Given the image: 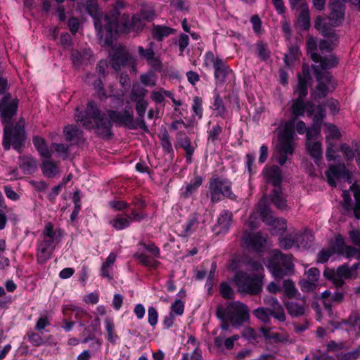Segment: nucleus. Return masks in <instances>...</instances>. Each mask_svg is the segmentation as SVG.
<instances>
[{
  "instance_id": "1",
  "label": "nucleus",
  "mask_w": 360,
  "mask_h": 360,
  "mask_svg": "<svg viewBox=\"0 0 360 360\" xmlns=\"http://www.w3.org/2000/svg\"><path fill=\"white\" fill-rule=\"evenodd\" d=\"M307 112L308 117H311L314 112V105L311 101L304 102V99H295L291 105V113L293 119L288 121L283 129L279 133L278 143L275 153V158L283 165L288 155H292L294 151L293 140L295 136V122L297 117L303 116Z\"/></svg>"
},
{
  "instance_id": "2",
  "label": "nucleus",
  "mask_w": 360,
  "mask_h": 360,
  "mask_svg": "<svg viewBox=\"0 0 360 360\" xmlns=\"http://www.w3.org/2000/svg\"><path fill=\"white\" fill-rule=\"evenodd\" d=\"M75 119L88 130H94L95 134L103 139H110L113 135L112 124L108 114L102 112L92 101L87 103L84 112L76 110Z\"/></svg>"
},
{
  "instance_id": "3",
  "label": "nucleus",
  "mask_w": 360,
  "mask_h": 360,
  "mask_svg": "<svg viewBox=\"0 0 360 360\" xmlns=\"http://www.w3.org/2000/svg\"><path fill=\"white\" fill-rule=\"evenodd\" d=\"M124 1H116L113 8L105 14L104 18V27H102L100 20L94 21L95 29L99 39V44L102 46H112L120 32H127L129 27L122 19L120 23V10L124 7Z\"/></svg>"
},
{
  "instance_id": "4",
  "label": "nucleus",
  "mask_w": 360,
  "mask_h": 360,
  "mask_svg": "<svg viewBox=\"0 0 360 360\" xmlns=\"http://www.w3.org/2000/svg\"><path fill=\"white\" fill-rule=\"evenodd\" d=\"M311 59L318 63L312 65L315 77L318 82L313 96L315 99L323 98L328 92V86L332 79V76L328 70L333 68L338 65V58L334 55L322 57L317 53H311Z\"/></svg>"
},
{
  "instance_id": "5",
  "label": "nucleus",
  "mask_w": 360,
  "mask_h": 360,
  "mask_svg": "<svg viewBox=\"0 0 360 360\" xmlns=\"http://www.w3.org/2000/svg\"><path fill=\"white\" fill-rule=\"evenodd\" d=\"M27 139L25 121L23 118H20L14 125L4 126L2 146L5 150H8L12 147L21 153Z\"/></svg>"
},
{
  "instance_id": "6",
  "label": "nucleus",
  "mask_w": 360,
  "mask_h": 360,
  "mask_svg": "<svg viewBox=\"0 0 360 360\" xmlns=\"http://www.w3.org/2000/svg\"><path fill=\"white\" fill-rule=\"evenodd\" d=\"M60 229L54 230L51 222L46 224L42 232V240L37 243V260L40 264L46 263L51 257L56 248V243L59 242L61 237Z\"/></svg>"
},
{
  "instance_id": "7",
  "label": "nucleus",
  "mask_w": 360,
  "mask_h": 360,
  "mask_svg": "<svg viewBox=\"0 0 360 360\" xmlns=\"http://www.w3.org/2000/svg\"><path fill=\"white\" fill-rule=\"evenodd\" d=\"M216 315L221 321L227 319L233 326L237 327L249 320V309L243 302H230L226 307L218 305Z\"/></svg>"
},
{
  "instance_id": "8",
  "label": "nucleus",
  "mask_w": 360,
  "mask_h": 360,
  "mask_svg": "<svg viewBox=\"0 0 360 360\" xmlns=\"http://www.w3.org/2000/svg\"><path fill=\"white\" fill-rule=\"evenodd\" d=\"M267 268L276 278L281 280L294 273L292 255H285L279 250H274L271 255Z\"/></svg>"
},
{
  "instance_id": "9",
  "label": "nucleus",
  "mask_w": 360,
  "mask_h": 360,
  "mask_svg": "<svg viewBox=\"0 0 360 360\" xmlns=\"http://www.w3.org/2000/svg\"><path fill=\"white\" fill-rule=\"evenodd\" d=\"M233 280L239 292L255 295L262 290L261 275L250 276L245 271H238Z\"/></svg>"
},
{
  "instance_id": "10",
  "label": "nucleus",
  "mask_w": 360,
  "mask_h": 360,
  "mask_svg": "<svg viewBox=\"0 0 360 360\" xmlns=\"http://www.w3.org/2000/svg\"><path fill=\"white\" fill-rule=\"evenodd\" d=\"M231 186L232 183L227 179L219 176L212 177L209 181V193L211 202L217 203L225 198L235 200L236 195L233 193Z\"/></svg>"
},
{
  "instance_id": "11",
  "label": "nucleus",
  "mask_w": 360,
  "mask_h": 360,
  "mask_svg": "<svg viewBox=\"0 0 360 360\" xmlns=\"http://www.w3.org/2000/svg\"><path fill=\"white\" fill-rule=\"evenodd\" d=\"M323 276L328 280H330L337 288L342 287L345 284V279L356 278L357 274H352L347 264L339 266L336 271L330 269H326Z\"/></svg>"
},
{
  "instance_id": "12",
  "label": "nucleus",
  "mask_w": 360,
  "mask_h": 360,
  "mask_svg": "<svg viewBox=\"0 0 360 360\" xmlns=\"http://www.w3.org/2000/svg\"><path fill=\"white\" fill-rule=\"evenodd\" d=\"M107 112L112 124L115 123L117 126L124 127L131 130L139 129L136 124L132 110H123L122 111H117L109 110Z\"/></svg>"
},
{
  "instance_id": "13",
  "label": "nucleus",
  "mask_w": 360,
  "mask_h": 360,
  "mask_svg": "<svg viewBox=\"0 0 360 360\" xmlns=\"http://www.w3.org/2000/svg\"><path fill=\"white\" fill-rule=\"evenodd\" d=\"M267 239V235L257 233L245 232L243 236V242L245 247L254 252H261Z\"/></svg>"
},
{
  "instance_id": "14",
  "label": "nucleus",
  "mask_w": 360,
  "mask_h": 360,
  "mask_svg": "<svg viewBox=\"0 0 360 360\" xmlns=\"http://www.w3.org/2000/svg\"><path fill=\"white\" fill-rule=\"evenodd\" d=\"M259 214L263 221L268 224L275 226L280 230H285L287 228L286 221L282 218H274L271 212L264 202L261 201L258 205Z\"/></svg>"
},
{
  "instance_id": "15",
  "label": "nucleus",
  "mask_w": 360,
  "mask_h": 360,
  "mask_svg": "<svg viewBox=\"0 0 360 360\" xmlns=\"http://www.w3.org/2000/svg\"><path fill=\"white\" fill-rule=\"evenodd\" d=\"M135 60L124 50H117L115 51L111 59V65L114 70H120L122 67L127 65H131L134 68Z\"/></svg>"
},
{
  "instance_id": "16",
  "label": "nucleus",
  "mask_w": 360,
  "mask_h": 360,
  "mask_svg": "<svg viewBox=\"0 0 360 360\" xmlns=\"http://www.w3.org/2000/svg\"><path fill=\"white\" fill-rule=\"evenodd\" d=\"M176 147H179L185 150L186 161L191 163L195 148L192 145L191 139L185 132L182 131L176 132Z\"/></svg>"
},
{
  "instance_id": "17",
  "label": "nucleus",
  "mask_w": 360,
  "mask_h": 360,
  "mask_svg": "<svg viewBox=\"0 0 360 360\" xmlns=\"http://www.w3.org/2000/svg\"><path fill=\"white\" fill-rule=\"evenodd\" d=\"M18 99L12 100L10 104L0 105V119L4 126L12 124V118L17 113Z\"/></svg>"
},
{
  "instance_id": "18",
  "label": "nucleus",
  "mask_w": 360,
  "mask_h": 360,
  "mask_svg": "<svg viewBox=\"0 0 360 360\" xmlns=\"http://www.w3.org/2000/svg\"><path fill=\"white\" fill-rule=\"evenodd\" d=\"M330 8L331 11L329 15V20L331 21L333 26H337L344 19L345 6L339 0H330Z\"/></svg>"
},
{
  "instance_id": "19",
  "label": "nucleus",
  "mask_w": 360,
  "mask_h": 360,
  "mask_svg": "<svg viewBox=\"0 0 360 360\" xmlns=\"http://www.w3.org/2000/svg\"><path fill=\"white\" fill-rule=\"evenodd\" d=\"M264 302L268 306L267 308L273 313L274 318L280 322H284L285 321L284 309L276 297L267 296L264 298Z\"/></svg>"
},
{
  "instance_id": "20",
  "label": "nucleus",
  "mask_w": 360,
  "mask_h": 360,
  "mask_svg": "<svg viewBox=\"0 0 360 360\" xmlns=\"http://www.w3.org/2000/svg\"><path fill=\"white\" fill-rule=\"evenodd\" d=\"M266 182L279 188L282 182L281 171L278 166L266 167L262 172Z\"/></svg>"
},
{
  "instance_id": "21",
  "label": "nucleus",
  "mask_w": 360,
  "mask_h": 360,
  "mask_svg": "<svg viewBox=\"0 0 360 360\" xmlns=\"http://www.w3.org/2000/svg\"><path fill=\"white\" fill-rule=\"evenodd\" d=\"M91 58L92 52L90 49L73 50L71 53L72 62L77 68L86 65Z\"/></svg>"
},
{
  "instance_id": "22",
  "label": "nucleus",
  "mask_w": 360,
  "mask_h": 360,
  "mask_svg": "<svg viewBox=\"0 0 360 360\" xmlns=\"http://www.w3.org/2000/svg\"><path fill=\"white\" fill-rule=\"evenodd\" d=\"M135 101V110L138 115V117L135 120L136 124L138 128L142 129L144 132L149 133L148 127L146 126L144 120L145 112L148 105V102L145 99Z\"/></svg>"
},
{
  "instance_id": "23",
  "label": "nucleus",
  "mask_w": 360,
  "mask_h": 360,
  "mask_svg": "<svg viewBox=\"0 0 360 360\" xmlns=\"http://www.w3.org/2000/svg\"><path fill=\"white\" fill-rule=\"evenodd\" d=\"M63 134L68 142L72 144H79L84 141L83 131L75 125H67L63 129Z\"/></svg>"
},
{
  "instance_id": "24",
  "label": "nucleus",
  "mask_w": 360,
  "mask_h": 360,
  "mask_svg": "<svg viewBox=\"0 0 360 360\" xmlns=\"http://www.w3.org/2000/svg\"><path fill=\"white\" fill-rule=\"evenodd\" d=\"M347 174V172L345 164L331 165L329 167L328 171L326 172L328 183L332 186H336L335 179L346 176Z\"/></svg>"
},
{
  "instance_id": "25",
  "label": "nucleus",
  "mask_w": 360,
  "mask_h": 360,
  "mask_svg": "<svg viewBox=\"0 0 360 360\" xmlns=\"http://www.w3.org/2000/svg\"><path fill=\"white\" fill-rule=\"evenodd\" d=\"M213 68L217 84H224L226 77L232 73V70L222 59L217 62Z\"/></svg>"
},
{
  "instance_id": "26",
  "label": "nucleus",
  "mask_w": 360,
  "mask_h": 360,
  "mask_svg": "<svg viewBox=\"0 0 360 360\" xmlns=\"http://www.w3.org/2000/svg\"><path fill=\"white\" fill-rule=\"evenodd\" d=\"M315 27L321 32L323 36L328 39L338 40L336 34L333 27L326 22V19L319 16L315 21Z\"/></svg>"
},
{
  "instance_id": "27",
  "label": "nucleus",
  "mask_w": 360,
  "mask_h": 360,
  "mask_svg": "<svg viewBox=\"0 0 360 360\" xmlns=\"http://www.w3.org/2000/svg\"><path fill=\"white\" fill-rule=\"evenodd\" d=\"M299 15L297 17V24L303 30L309 29L310 26L309 10L307 3L301 4L298 8Z\"/></svg>"
},
{
  "instance_id": "28",
  "label": "nucleus",
  "mask_w": 360,
  "mask_h": 360,
  "mask_svg": "<svg viewBox=\"0 0 360 360\" xmlns=\"http://www.w3.org/2000/svg\"><path fill=\"white\" fill-rule=\"evenodd\" d=\"M19 167L25 174H30L37 170V162L31 156L20 157Z\"/></svg>"
},
{
  "instance_id": "29",
  "label": "nucleus",
  "mask_w": 360,
  "mask_h": 360,
  "mask_svg": "<svg viewBox=\"0 0 360 360\" xmlns=\"http://www.w3.org/2000/svg\"><path fill=\"white\" fill-rule=\"evenodd\" d=\"M32 141L34 147L41 157L48 159L51 158L52 153L49 149L44 139L39 136H33Z\"/></svg>"
},
{
  "instance_id": "30",
  "label": "nucleus",
  "mask_w": 360,
  "mask_h": 360,
  "mask_svg": "<svg viewBox=\"0 0 360 360\" xmlns=\"http://www.w3.org/2000/svg\"><path fill=\"white\" fill-rule=\"evenodd\" d=\"M122 20H124V22H126L128 25V27H129V30L126 32H129L131 31L139 32L142 31L145 26V24L142 20L141 18L138 15L132 16L130 23L129 22L128 15H124L122 16Z\"/></svg>"
},
{
  "instance_id": "31",
  "label": "nucleus",
  "mask_w": 360,
  "mask_h": 360,
  "mask_svg": "<svg viewBox=\"0 0 360 360\" xmlns=\"http://www.w3.org/2000/svg\"><path fill=\"white\" fill-rule=\"evenodd\" d=\"M202 184V178L196 175L185 188V190L181 193L184 198H189L193 193L196 192Z\"/></svg>"
},
{
  "instance_id": "32",
  "label": "nucleus",
  "mask_w": 360,
  "mask_h": 360,
  "mask_svg": "<svg viewBox=\"0 0 360 360\" xmlns=\"http://www.w3.org/2000/svg\"><path fill=\"white\" fill-rule=\"evenodd\" d=\"M271 201L280 210H284L288 206L287 200L281 188H276L273 190L271 195Z\"/></svg>"
},
{
  "instance_id": "33",
  "label": "nucleus",
  "mask_w": 360,
  "mask_h": 360,
  "mask_svg": "<svg viewBox=\"0 0 360 360\" xmlns=\"http://www.w3.org/2000/svg\"><path fill=\"white\" fill-rule=\"evenodd\" d=\"M174 32V29L162 25L154 26L151 31L152 37L158 41H162L165 37H168Z\"/></svg>"
},
{
  "instance_id": "34",
  "label": "nucleus",
  "mask_w": 360,
  "mask_h": 360,
  "mask_svg": "<svg viewBox=\"0 0 360 360\" xmlns=\"http://www.w3.org/2000/svg\"><path fill=\"white\" fill-rule=\"evenodd\" d=\"M134 257L139 260L142 265L151 269H156L160 264L159 261L144 253L136 252L134 254Z\"/></svg>"
},
{
  "instance_id": "35",
  "label": "nucleus",
  "mask_w": 360,
  "mask_h": 360,
  "mask_svg": "<svg viewBox=\"0 0 360 360\" xmlns=\"http://www.w3.org/2000/svg\"><path fill=\"white\" fill-rule=\"evenodd\" d=\"M213 107L217 116L221 118H224L226 116L227 109L218 92L214 93Z\"/></svg>"
},
{
  "instance_id": "36",
  "label": "nucleus",
  "mask_w": 360,
  "mask_h": 360,
  "mask_svg": "<svg viewBox=\"0 0 360 360\" xmlns=\"http://www.w3.org/2000/svg\"><path fill=\"white\" fill-rule=\"evenodd\" d=\"M41 171L45 176L53 178L58 173L59 169L55 162L46 160L41 165Z\"/></svg>"
},
{
  "instance_id": "37",
  "label": "nucleus",
  "mask_w": 360,
  "mask_h": 360,
  "mask_svg": "<svg viewBox=\"0 0 360 360\" xmlns=\"http://www.w3.org/2000/svg\"><path fill=\"white\" fill-rule=\"evenodd\" d=\"M346 245L344 238L341 235L336 236L334 240L330 242V250L333 254L338 255H343V250L345 249Z\"/></svg>"
},
{
  "instance_id": "38",
  "label": "nucleus",
  "mask_w": 360,
  "mask_h": 360,
  "mask_svg": "<svg viewBox=\"0 0 360 360\" xmlns=\"http://www.w3.org/2000/svg\"><path fill=\"white\" fill-rule=\"evenodd\" d=\"M130 219H131V217L129 214H127L125 217L119 214L115 219H111L109 223L116 230H122L129 226L131 224Z\"/></svg>"
},
{
  "instance_id": "39",
  "label": "nucleus",
  "mask_w": 360,
  "mask_h": 360,
  "mask_svg": "<svg viewBox=\"0 0 360 360\" xmlns=\"http://www.w3.org/2000/svg\"><path fill=\"white\" fill-rule=\"evenodd\" d=\"M286 309L292 316H300L304 314L305 308L303 304L297 302H288L285 304Z\"/></svg>"
},
{
  "instance_id": "40",
  "label": "nucleus",
  "mask_w": 360,
  "mask_h": 360,
  "mask_svg": "<svg viewBox=\"0 0 360 360\" xmlns=\"http://www.w3.org/2000/svg\"><path fill=\"white\" fill-rule=\"evenodd\" d=\"M41 335L42 332L29 330L26 334V338L32 346L38 347L44 345L46 343V340L43 338Z\"/></svg>"
},
{
  "instance_id": "41",
  "label": "nucleus",
  "mask_w": 360,
  "mask_h": 360,
  "mask_svg": "<svg viewBox=\"0 0 360 360\" xmlns=\"http://www.w3.org/2000/svg\"><path fill=\"white\" fill-rule=\"evenodd\" d=\"M307 149L308 153L316 161L321 157V144L319 141H307Z\"/></svg>"
},
{
  "instance_id": "42",
  "label": "nucleus",
  "mask_w": 360,
  "mask_h": 360,
  "mask_svg": "<svg viewBox=\"0 0 360 360\" xmlns=\"http://www.w3.org/2000/svg\"><path fill=\"white\" fill-rule=\"evenodd\" d=\"M253 315L264 323L269 324L271 322V316H273V313L269 308L258 307L253 311Z\"/></svg>"
},
{
  "instance_id": "43",
  "label": "nucleus",
  "mask_w": 360,
  "mask_h": 360,
  "mask_svg": "<svg viewBox=\"0 0 360 360\" xmlns=\"http://www.w3.org/2000/svg\"><path fill=\"white\" fill-rule=\"evenodd\" d=\"M198 224V216L196 213H194L191 216L186 224L184 226V236H188L193 233L197 229Z\"/></svg>"
},
{
  "instance_id": "44",
  "label": "nucleus",
  "mask_w": 360,
  "mask_h": 360,
  "mask_svg": "<svg viewBox=\"0 0 360 360\" xmlns=\"http://www.w3.org/2000/svg\"><path fill=\"white\" fill-rule=\"evenodd\" d=\"M233 214L232 212L229 210H223L219 218L218 224L221 227V229L226 231L232 222Z\"/></svg>"
},
{
  "instance_id": "45",
  "label": "nucleus",
  "mask_w": 360,
  "mask_h": 360,
  "mask_svg": "<svg viewBox=\"0 0 360 360\" xmlns=\"http://www.w3.org/2000/svg\"><path fill=\"white\" fill-rule=\"evenodd\" d=\"M165 96L172 97V91L160 88L158 91H153L150 94L151 99L156 104H161L165 101Z\"/></svg>"
},
{
  "instance_id": "46",
  "label": "nucleus",
  "mask_w": 360,
  "mask_h": 360,
  "mask_svg": "<svg viewBox=\"0 0 360 360\" xmlns=\"http://www.w3.org/2000/svg\"><path fill=\"white\" fill-rule=\"evenodd\" d=\"M308 84L309 82L304 79H298L297 87L295 90V94H297V99H304L308 94Z\"/></svg>"
},
{
  "instance_id": "47",
  "label": "nucleus",
  "mask_w": 360,
  "mask_h": 360,
  "mask_svg": "<svg viewBox=\"0 0 360 360\" xmlns=\"http://www.w3.org/2000/svg\"><path fill=\"white\" fill-rule=\"evenodd\" d=\"M160 140L165 152L167 153H173L174 151L172 144L167 129H165V131L162 133L161 136H160Z\"/></svg>"
},
{
  "instance_id": "48",
  "label": "nucleus",
  "mask_w": 360,
  "mask_h": 360,
  "mask_svg": "<svg viewBox=\"0 0 360 360\" xmlns=\"http://www.w3.org/2000/svg\"><path fill=\"white\" fill-rule=\"evenodd\" d=\"M280 246L284 250H289L295 247L294 232L279 238Z\"/></svg>"
},
{
  "instance_id": "49",
  "label": "nucleus",
  "mask_w": 360,
  "mask_h": 360,
  "mask_svg": "<svg viewBox=\"0 0 360 360\" xmlns=\"http://www.w3.org/2000/svg\"><path fill=\"white\" fill-rule=\"evenodd\" d=\"M351 188L353 191L354 196L356 200L355 205L354 207L353 213L354 217L357 219H360V188L357 186H352Z\"/></svg>"
},
{
  "instance_id": "50",
  "label": "nucleus",
  "mask_w": 360,
  "mask_h": 360,
  "mask_svg": "<svg viewBox=\"0 0 360 360\" xmlns=\"http://www.w3.org/2000/svg\"><path fill=\"white\" fill-rule=\"evenodd\" d=\"M148 91L139 84L134 85L131 91V98L132 101L144 99Z\"/></svg>"
},
{
  "instance_id": "51",
  "label": "nucleus",
  "mask_w": 360,
  "mask_h": 360,
  "mask_svg": "<svg viewBox=\"0 0 360 360\" xmlns=\"http://www.w3.org/2000/svg\"><path fill=\"white\" fill-rule=\"evenodd\" d=\"M256 49L257 56L261 60H266L269 58L270 51L268 49L266 44H264L263 41H258L256 44Z\"/></svg>"
},
{
  "instance_id": "52",
  "label": "nucleus",
  "mask_w": 360,
  "mask_h": 360,
  "mask_svg": "<svg viewBox=\"0 0 360 360\" xmlns=\"http://www.w3.org/2000/svg\"><path fill=\"white\" fill-rule=\"evenodd\" d=\"M223 129L219 124L214 125L210 131H207V140L212 143L219 140V136L222 133Z\"/></svg>"
},
{
  "instance_id": "53",
  "label": "nucleus",
  "mask_w": 360,
  "mask_h": 360,
  "mask_svg": "<svg viewBox=\"0 0 360 360\" xmlns=\"http://www.w3.org/2000/svg\"><path fill=\"white\" fill-rule=\"evenodd\" d=\"M86 10L94 18L98 20L100 12L96 0H88L86 4Z\"/></svg>"
},
{
  "instance_id": "54",
  "label": "nucleus",
  "mask_w": 360,
  "mask_h": 360,
  "mask_svg": "<svg viewBox=\"0 0 360 360\" xmlns=\"http://www.w3.org/2000/svg\"><path fill=\"white\" fill-rule=\"evenodd\" d=\"M105 328L108 333V340L114 344L118 338L114 331L115 326L113 321L110 319L105 320Z\"/></svg>"
},
{
  "instance_id": "55",
  "label": "nucleus",
  "mask_w": 360,
  "mask_h": 360,
  "mask_svg": "<svg viewBox=\"0 0 360 360\" xmlns=\"http://www.w3.org/2000/svg\"><path fill=\"white\" fill-rule=\"evenodd\" d=\"M269 340H272L276 343L292 342L289 335L286 333H271L269 335Z\"/></svg>"
},
{
  "instance_id": "56",
  "label": "nucleus",
  "mask_w": 360,
  "mask_h": 360,
  "mask_svg": "<svg viewBox=\"0 0 360 360\" xmlns=\"http://www.w3.org/2000/svg\"><path fill=\"white\" fill-rule=\"evenodd\" d=\"M219 291L221 296L225 299H232L233 297L234 292L229 284L226 282H223L219 285Z\"/></svg>"
},
{
  "instance_id": "57",
  "label": "nucleus",
  "mask_w": 360,
  "mask_h": 360,
  "mask_svg": "<svg viewBox=\"0 0 360 360\" xmlns=\"http://www.w3.org/2000/svg\"><path fill=\"white\" fill-rule=\"evenodd\" d=\"M283 284L285 295L290 298L295 297L297 290L292 281L290 279L284 280Z\"/></svg>"
},
{
  "instance_id": "58",
  "label": "nucleus",
  "mask_w": 360,
  "mask_h": 360,
  "mask_svg": "<svg viewBox=\"0 0 360 360\" xmlns=\"http://www.w3.org/2000/svg\"><path fill=\"white\" fill-rule=\"evenodd\" d=\"M295 247L299 248L301 245H307V241L311 236L307 233H302L298 231H294Z\"/></svg>"
},
{
  "instance_id": "59",
  "label": "nucleus",
  "mask_w": 360,
  "mask_h": 360,
  "mask_svg": "<svg viewBox=\"0 0 360 360\" xmlns=\"http://www.w3.org/2000/svg\"><path fill=\"white\" fill-rule=\"evenodd\" d=\"M321 125L314 123L313 127L308 128L306 131L307 141L316 140L320 134Z\"/></svg>"
},
{
  "instance_id": "60",
  "label": "nucleus",
  "mask_w": 360,
  "mask_h": 360,
  "mask_svg": "<svg viewBox=\"0 0 360 360\" xmlns=\"http://www.w3.org/2000/svg\"><path fill=\"white\" fill-rule=\"evenodd\" d=\"M326 126L327 127V131L328 133V135L327 136V140L329 139H338L340 138L341 134L339 130V129L333 124H326Z\"/></svg>"
},
{
  "instance_id": "61",
  "label": "nucleus",
  "mask_w": 360,
  "mask_h": 360,
  "mask_svg": "<svg viewBox=\"0 0 360 360\" xmlns=\"http://www.w3.org/2000/svg\"><path fill=\"white\" fill-rule=\"evenodd\" d=\"M340 150L343 153L345 159L347 161H352L355 157V150H353L349 145L342 143L340 146Z\"/></svg>"
},
{
  "instance_id": "62",
  "label": "nucleus",
  "mask_w": 360,
  "mask_h": 360,
  "mask_svg": "<svg viewBox=\"0 0 360 360\" xmlns=\"http://www.w3.org/2000/svg\"><path fill=\"white\" fill-rule=\"evenodd\" d=\"M193 101L192 110L195 115L201 118L202 115V99L200 97L195 96Z\"/></svg>"
},
{
  "instance_id": "63",
  "label": "nucleus",
  "mask_w": 360,
  "mask_h": 360,
  "mask_svg": "<svg viewBox=\"0 0 360 360\" xmlns=\"http://www.w3.org/2000/svg\"><path fill=\"white\" fill-rule=\"evenodd\" d=\"M181 360H202V352L197 346L191 354H183Z\"/></svg>"
},
{
  "instance_id": "64",
  "label": "nucleus",
  "mask_w": 360,
  "mask_h": 360,
  "mask_svg": "<svg viewBox=\"0 0 360 360\" xmlns=\"http://www.w3.org/2000/svg\"><path fill=\"white\" fill-rule=\"evenodd\" d=\"M347 323L352 326L360 335V316L357 314H351L347 319Z\"/></svg>"
}]
</instances>
